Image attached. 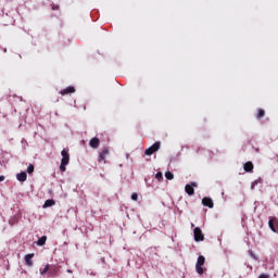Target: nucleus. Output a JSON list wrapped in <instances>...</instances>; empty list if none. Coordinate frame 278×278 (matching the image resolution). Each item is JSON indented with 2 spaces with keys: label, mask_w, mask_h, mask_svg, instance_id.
<instances>
[{
  "label": "nucleus",
  "mask_w": 278,
  "mask_h": 278,
  "mask_svg": "<svg viewBox=\"0 0 278 278\" xmlns=\"http://www.w3.org/2000/svg\"><path fill=\"white\" fill-rule=\"evenodd\" d=\"M62 160L60 165L61 173H66V166L71 162V155L68 154V150L64 149L61 151Z\"/></svg>",
  "instance_id": "f257e3e1"
},
{
  "label": "nucleus",
  "mask_w": 278,
  "mask_h": 278,
  "mask_svg": "<svg viewBox=\"0 0 278 278\" xmlns=\"http://www.w3.org/2000/svg\"><path fill=\"white\" fill-rule=\"evenodd\" d=\"M205 265V256L200 255L198 257L197 264H195V269L198 275H203V266Z\"/></svg>",
  "instance_id": "f03ea898"
},
{
  "label": "nucleus",
  "mask_w": 278,
  "mask_h": 278,
  "mask_svg": "<svg viewBox=\"0 0 278 278\" xmlns=\"http://www.w3.org/2000/svg\"><path fill=\"white\" fill-rule=\"evenodd\" d=\"M160 147H162V142L156 141L150 148L144 151L146 155H153L156 151H160Z\"/></svg>",
  "instance_id": "7ed1b4c3"
},
{
  "label": "nucleus",
  "mask_w": 278,
  "mask_h": 278,
  "mask_svg": "<svg viewBox=\"0 0 278 278\" xmlns=\"http://www.w3.org/2000/svg\"><path fill=\"white\" fill-rule=\"evenodd\" d=\"M193 236L195 242H203L205 240V236L203 235V230H201L199 227H195L193 229Z\"/></svg>",
  "instance_id": "20e7f679"
},
{
  "label": "nucleus",
  "mask_w": 278,
  "mask_h": 278,
  "mask_svg": "<svg viewBox=\"0 0 278 278\" xmlns=\"http://www.w3.org/2000/svg\"><path fill=\"white\" fill-rule=\"evenodd\" d=\"M268 227L274 233H278V219L277 217H269Z\"/></svg>",
  "instance_id": "39448f33"
},
{
  "label": "nucleus",
  "mask_w": 278,
  "mask_h": 278,
  "mask_svg": "<svg viewBox=\"0 0 278 278\" xmlns=\"http://www.w3.org/2000/svg\"><path fill=\"white\" fill-rule=\"evenodd\" d=\"M108 155H110V149L104 148L99 154L98 162H103L105 164V159L108 157Z\"/></svg>",
  "instance_id": "423d86ee"
},
{
  "label": "nucleus",
  "mask_w": 278,
  "mask_h": 278,
  "mask_svg": "<svg viewBox=\"0 0 278 278\" xmlns=\"http://www.w3.org/2000/svg\"><path fill=\"white\" fill-rule=\"evenodd\" d=\"M194 188H197V182H191L185 186V191L189 197H192L194 194Z\"/></svg>",
  "instance_id": "0eeeda50"
},
{
  "label": "nucleus",
  "mask_w": 278,
  "mask_h": 278,
  "mask_svg": "<svg viewBox=\"0 0 278 278\" xmlns=\"http://www.w3.org/2000/svg\"><path fill=\"white\" fill-rule=\"evenodd\" d=\"M202 205H204V207H210V210H212V207H214V200H212V198H203L202 199Z\"/></svg>",
  "instance_id": "6e6552de"
},
{
  "label": "nucleus",
  "mask_w": 278,
  "mask_h": 278,
  "mask_svg": "<svg viewBox=\"0 0 278 278\" xmlns=\"http://www.w3.org/2000/svg\"><path fill=\"white\" fill-rule=\"evenodd\" d=\"M99 144H101V140H99V138L97 137H93L89 141V146L91 147V149H99Z\"/></svg>",
  "instance_id": "1a4fd4ad"
},
{
  "label": "nucleus",
  "mask_w": 278,
  "mask_h": 278,
  "mask_svg": "<svg viewBox=\"0 0 278 278\" xmlns=\"http://www.w3.org/2000/svg\"><path fill=\"white\" fill-rule=\"evenodd\" d=\"M253 162L249 161L243 165V170H245V173H253Z\"/></svg>",
  "instance_id": "9d476101"
},
{
  "label": "nucleus",
  "mask_w": 278,
  "mask_h": 278,
  "mask_svg": "<svg viewBox=\"0 0 278 278\" xmlns=\"http://www.w3.org/2000/svg\"><path fill=\"white\" fill-rule=\"evenodd\" d=\"M73 92H75V87H67V88L61 90L60 94H62L64 97L65 94H73Z\"/></svg>",
  "instance_id": "9b49d317"
},
{
  "label": "nucleus",
  "mask_w": 278,
  "mask_h": 278,
  "mask_svg": "<svg viewBox=\"0 0 278 278\" xmlns=\"http://www.w3.org/2000/svg\"><path fill=\"white\" fill-rule=\"evenodd\" d=\"M33 257H34V254L25 255L24 260H25L26 266H34V262L31 261Z\"/></svg>",
  "instance_id": "f8f14e48"
},
{
  "label": "nucleus",
  "mask_w": 278,
  "mask_h": 278,
  "mask_svg": "<svg viewBox=\"0 0 278 278\" xmlns=\"http://www.w3.org/2000/svg\"><path fill=\"white\" fill-rule=\"evenodd\" d=\"M16 179H17V181H27V173L22 172V173L17 174Z\"/></svg>",
  "instance_id": "ddd939ff"
},
{
  "label": "nucleus",
  "mask_w": 278,
  "mask_h": 278,
  "mask_svg": "<svg viewBox=\"0 0 278 278\" xmlns=\"http://www.w3.org/2000/svg\"><path fill=\"white\" fill-rule=\"evenodd\" d=\"M264 116H266V111H264V109H258L256 118L260 121V119L264 118Z\"/></svg>",
  "instance_id": "4468645a"
},
{
  "label": "nucleus",
  "mask_w": 278,
  "mask_h": 278,
  "mask_svg": "<svg viewBox=\"0 0 278 278\" xmlns=\"http://www.w3.org/2000/svg\"><path fill=\"white\" fill-rule=\"evenodd\" d=\"M47 244V236H42L40 239L37 241V247H45Z\"/></svg>",
  "instance_id": "2eb2a0df"
},
{
  "label": "nucleus",
  "mask_w": 278,
  "mask_h": 278,
  "mask_svg": "<svg viewBox=\"0 0 278 278\" xmlns=\"http://www.w3.org/2000/svg\"><path fill=\"white\" fill-rule=\"evenodd\" d=\"M55 204V200H51V199H49V200H46V202L43 203V207L46 208V207H52V205H54Z\"/></svg>",
  "instance_id": "dca6fc26"
},
{
  "label": "nucleus",
  "mask_w": 278,
  "mask_h": 278,
  "mask_svg": "<svg viewBox=\"0 0 278 278\" xmlns=\"http://www.w3.org/2000/svg\"><path fill=\"white\" fill-rule=\"evenodd\" d=\"M165 177L166 179H168L169 181L175 179V175L172 172H166L165 173Z\"/></svg>",
  "instance_id": "f3484780"
},
{
  "label": "nucleus",
  "mask_w": 278,
  "mask_h": 278,
  "mask_svg": "<svg viewBox=\"0 0 278 278\" xmlns=\"http://www.w3.org/2000/svg\"><path fill=\"white\" fill-rule=\"evenodd\" d=\"M257 184H262V178H258L252 182L251 190H255V186H257Z\"/></svg>",
  "instance_id": "a211bd4d"
},
{
  "label": "nucleus",
  "mask_w": 278,
  "mask_h": 278,
  "mask_svg": "<svg viewBox=\"0 0 278 278\" xmlns=\"http://www.w3.org/2000/svg\"><path fill=\"white\" fill-rule=\"evenodd\" d=\"M155 179H157V181H162V179H164V175L162 174V172L156 173Z\"/></svg>",
  "instance_id": "6ab92c4d"
},
{
  "label": "nucleus",
  "mask_w": 278,
  "mask_h": 278,
  "mask_svg": "<svg viewBox=\"0 0 278 278\" xmlns=\"http://www.w3.org/2000/svg\"><path fill=\"white\" fill-rule=\"evenodd\" d=\"M50 268H51L50 265H46L43 270L40 271V275H45V274L49 273Z\"/></svg>",
  "instance_id": "aec40b11"
},
{
  "label": "nucleus",
  "mask_w": 278,
  "mask_h": 278,
  "mask_svg": "<svg viewBox=\"0 0 278 278\" xmlns=\"http://www.w3.org/2000/svg\"><path fill=\"white\" fill-rule=\"evenodd\" d=\"M27 173H28V175H31V173H34V164L28 165Z\"/></svg>",
  "instance_id": "412c9836"
},
{
  "label": "nucleus",
  "mask_w": 278,
  "mask_h": 278,
  "mask_svg": "<svg viewBox=\"0 0 278 278\" xmlns=\"http://www.w3.org/2000/svg\"><path fill=\"white\" fill-rule=\"evenodd\" d=\"M131 200L132 201H138V193H132L131 194Z\"/></svg>",
  "instance_id": "4be33fe9"
},
{
  "label": "nucleus",
  "mask_w": 278,
  "mask_h": 278,
  "mask_svg": "<svg viewBox=\"0 0 278 278\" xmlns=\"http://www.w3.org/2000/svg\"><path fill=\"white\" fill-rule=\"evenodd\" d=\"M258 278H270V275L268 274H261Z\"/></svg>",
  "instance_id": "5701e85b"
},
{
  "label": "nucleus",
  "mask_w": 278,
  "mask_h": 278,
  "mask_svg": "<svg viewBox=\"0 0 278 278\" xmlns=\"http://www.w3.org/2000/svg\"><path fill=\"white\" fill-rule=\"evenodd\" d=\"M49 273H50L51 275H55V273H58V269L50 267Z\"/></svg>",
  "instance_id": "b1692460"
},
{
  "label": "nucleus",
  "mask_w": 278,
  "mask_h": 278,
  "mask_svg": "<svg viewBox=\"0 0 278 278\" xmlns=\"http://www.w3.org/2000/svg\"><path fill=\"white\" fill-rule=\"evenodd\" d=\"M0 181H5V176H0Z\"/></svg>",
  "instance_id": "393cba45"
},
{
  "label": "nucleus",
  "mask_w": 278,
  "mask_h": 278,
  "mask_svg": "<svg viewBox=\"0 0 278 278\" xmlns=\"http://www.w3.org/2000/svg\"><path fill=\"white\" fill-rule=\"evenodd\" d=\"M191 227H194V224H191Z\"/></svg>",
  "instance_id": "a878e982"
}]
</instances>
